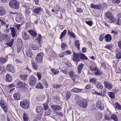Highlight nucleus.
Returning <instances> with one entry per match:
<instances>
[{
    "instance_id": "22",
    "label": "nucleus",
    "mask_w": 121,
    "mask_h": 121,
    "mask_svg": "<svg viewBox=\"0 0 121 121\" xmlns=\"http://www.w3.org/2000/svg\"><path fill=\"white\" fill-rule=\"evenodd\" d=\"M42 39V37L41 35L40 34H39L37 38L35 40V41L40 44L41 42Z\"/></svg>"
},
{
    "instance_id": "7",
    "label": "nucleus",
    "mask_w": 121,
    "mask_h": 121,
    "mask_svg": "<svg viewBox=\"0 0 121 121\" xmlns=\"http://www.w3.org/2000/svg\"><path fill=\"white\" fill-rule=\"evenodd\" d=\"M21 107L24 109L27 108L29 105L28 102L26 99H24L20 103Z\"/></svg>"
},
{
    "instance_id": "60",
    "label": "nucleus",
    "mask_w": 121,
    "mask_h": 121,
    "mask_svg": "<svg viewBox=\"0 0 121 121\" xmlns=\"http://www.w3.org/2000/svg\"><path fill=\"white\" fill-rule=\"evenodd\" d=\"M113 3L114 4H118L120 2V0H112Z\"/></svg>"
},
{
    "instance_id": "33",
    "label": "nucleus",
    "mask_w": 121,
    "mask_h": 121,
    "mask_svg": "<svg viewBox=\"0 0 121 121\" xmlns=\"http://www.w3.org/2000/svg\"><path fill=\"white\" fill-rule=\"evenodd\" d=\"M107 94L111 98L113 99L114 98L115 95L113 92H108L107 93Z\"/></svg>"
},
{
    "instance_id": "5",
    "label": "nucleus",
    "mask_w": 121,
    "mask_h": 121,
    "mask_svg": "<svg viewBox=\"0 0 121 121\" xmlns=\"http://www.w3.org/2000/svg\"><path fill=\"white\" fill-rule=\"evenodd\" d=\"M29 80V84L32 86H35L37 82V79L33 76H30Z\"/></svg>"
},
{
    "instance_id": "64",
    "label": "nucleus",
    "mask_w": 121,
    "mask_h": 121,
    "mask_svg": "<svg viewBox=\"0 0 121 121\" xmlns=\"http://www.w3.org/2000/svg\"><path fill=\"white\" fill-rule=\"evenodd\" d=\"M54 99L57 101H59L60 99V97L56 95L54 97Z\"/></svg>"
},
{
    "instance_id": "47",
    "label": "nucleus",
    "mask_w": 121,
    "mask_h": 121,
    "mask_svg": "<svg viewBox=\"0 0 121 121\" xmlns=\"http://www.w3.org/2000/svg\"><path fill=\"white\" fill-rule=\"evenodd\" d=\"M80 58L82 60L84 59L87 60V58L85 56V55L82 53L80 54Z\"/></svg>"
},
{
    "instance_id": "11",
    "label": "nucleus",
    "mask_w": 121,
    "mask_h": 121,
    "mask_svg": "<svg viewBox=\"0 0 121 121\" xmlns=\"http://www.w3.org/2000/svg\"><path fill=\"white\" fill-rule=\"evenodd\" d=\"M6 10L5 7L3 6H0V16L4 15L6 13Z\"/></svg>"
},
{
    "instance_id": "16",
    "label": "nucleus",
    "mask_w": 121,
    "mask_h": 121,
    "mask_svg": "<svg viewBox=\"0 0 121 121\" xmlns=\"http://www.w3.org/2000/svg\"><path fill=\"white\" fill-rule=\"evenodd\" d=\"M10 29L11 31V35L13 38L15 37L16 34V31L15 28L13 27H10Z\"/></svg>"
},
{
    "instance_id": "23",
    "label": "nucleus",
    "mask_w": 121,
    "mask_h": 121,
    "mask_svg": "<svg viewBox=\"0 0 121 121\" xmlns=\"http://www.w3.org/2000/svg\"><path fill=\"white\" fill-rule=\"evenodd\" d=\"M21 95L19 93H15L13 95L14 99L16 100H18L21 99Z\"/></svg>"
},
{
    "instance_id": "44",
    "label": "nucleus",
    "mask_w": 121,
    "mask_h": 121,
    "mask_svg": "<svg viewBox=\"0 0 121 121\" xmlns=\"http://www.w3.org/2000/svg\"><path fill=\"white\" fill-rule=\"evenodd\" d=\"M75 45L78 48V50L79 49V46L80 44L79 43V41L77 40H76L75 42Z\"/></svg>"
},
{
    "instance_id": "55",
    "label": "nucleus",
    "mask_w": 121,
    "mask_h": 121,
    "mask_svg": "<svg viewBox=\"0 0 121 121\" xmlns=\"http://www.w3.org/2000/svg\"><path fill=\"white\" fill-rule=\"evenodd\" d=\"M104 48L109 50H111L112 48V46L111 45H107Z\"/></svg>"
},
{
    "instance_id": "50",
    "label": "nucleus",
    "mask_w": 121,
    "mask_h": 121,
    "mask_svg": "<svg viewBox=\"0 0 121 121\" xmlns=\"http://www.w3.org/2000/svg\"><path fill=\"white\" fill-rule=\"evenodd\" d=\"M68 35H70L73 37L75 38V35L74 34L70 32L69 30H68Z\"/></svg>"
},
{
    "instance_id": "10",
    "label": "nucleus",
    "mask_w": 121,
    "mask_h": 121,
    "mask_svg": "<svg viewBox=\"0 0 121 121\" xmlns=\"http://www.w3.org/2000/svg\"><path fill=\"white\" fill-rule=\"evenodd\" d=\"M96 107L100 110H103L104 109V106L100 101H97L96 103Z\"/></svg>"
},
{
    "instance_id": "25",
    "label": "nucleus",
    "mask_w": 121,
    "mask_h": 121,
    "mask_svg": "<svg viewBox=\"0 0 121 121\" xmlns=\"http://www.w3.org/2000/svg\"><path fill=\"white\" fill-rule=\"evenodd\" d=\"M2 39L6 42H8L10 40L9 36L7 35L4 34L2 35Z\"/></svg>"
},
{
    "instance_id": "24",
    "label": "nucleus",
    "mask_w": 121,
    "mask_h": 121,
    "mask_svg": "<svg viewBox=\"0 0 121 121\" xmlns=\"http://www.w3.org/2000/svg\"><path fill=\"white\" fill-rule=\"evenodd\" d=\"M31 65L32 68L34 70H36L38 68L37 65L34 61L33 60L31 61Z\"/></svg>"
},
{
    "instance_id": "57",
    "label": "nucleus",
    "mask_w": 121,
    "mask_h": 121,
    "mask_svg": "<svg viewBox=\"0 0 121 121\" xmlns=\"http://www.w3.org/2000/svg\"><path fill=\"white\" fill-rule=\"evenodd\" d=\"M36 75L38 78V79L39 80H40L41 77V73L39 72L37 73Z\"/></svg>"
},
{
    "instance_id": "52",
    "label": "nucleus",
    "mask_w": 121,
    "mask_h": 121,
    "mask_svg": "<svg viewBox=\"0 0 121 121\" xmlns=\"http://www.w3.org/2000/svg\"><path fill=\"white\" fill-rule=\"evenodd\" d=\"M45 115L46 116L49 115L51 112L52 111L50 109H48L47 110H46Z\"/></svg>"
},
{
    "instance_id": "36",
    "label": "nucleus",
    "mask_w": 121,
    "mask_h": 121,
    "mask_svg": "<svg viewBox=\"0 0 121 121\" xmlns=\"http://www.w3.org/2000/svg\"><path fill=\"white\" fill-rule=\"evenodd\" d=\"M28 75L27 74L22 75L20 74L19 75V77L20 78L23 80H25L27 78Z\"/></svg>"
},
{
    "instance_id": "14",
    "label": "nucleus",
    "mask_w": 121,
    "mask_h": 121,
    "mask_svg": "<svg viewBox=\"0 0 121 121\" xmlns=\"http://www.w3.org/2000/svg\"><path fill=\"white\" fill-rule=\"evenodd\" d=\"M22 37L23 39L25 40H28L30 38L29 35L25 32H23L22 34Z\"/></svg>"
},
{
    "instance_id": "6",
    "label": "nucleus",
    "mask_w": 121,
    "mask_h": 121,
    "mask_svg": "<svg viewBox=\"0 0 121 121\" xmlns=\"http://www.w3.org/2000/svg\"><path fill=\"white\" fill-rule=\"evenodd\" d=\"M79 106L82 107L86 108L87 106V102L85 99H80L78 101Z\"/></svg>"
},
{
    "instance_id": "34",
    "label": "nucleus",
    "mask_w": 121,
    "mask_h": 121,
    "mask_svg": "<svg viewBox=\"0 0 121 121\" xmlns=\"http://www.w3.org/2000/svg\"><path fill=\"white\" fill-rule=\"evenodd\" d=\"M82 91L81 89L76 88H74L72 89L71 91L73 92H80Z\"/></svg>"
},
{
    "instance_id": "49",
    "label": "nucleus",
    "mask_w": 121,
    "mask_h": 121,
    "mask_svg": "<svg viewBox=\"0 0 121 121\" xmlns=\"http://www.w3.org/2000/svg\"><path fill=\"white\" fill-rule=\"evenodd\" d=\"M71 53V51L67 50L64 51L63 52V54L64 55H67L69 54H70Z\"/></svg>"
},
{
    "instance_id": "18",
    "label": "nucleus",
    "mask_w": 121,
    "mask_h": 121,
    "mask_svg": "<svg viewBox=\"0 0 121 121\" xmlns=\"http://www.w3.org/2000/svg\"><path fill=\"white\" fill-rule=\"evenodd\" d=\"M69 75L70 78H71V79L74 80V78L75 77L78 78L79 76H78L75 75L74 74L73 72L72 71H71L69 73Z\"/></svg>"
},
{
    "instance_id": "41",
    "label": "nucleus",
    "mask_w": 121,
    "mask_h": 121,
    "mask_svg": "<svg viewBox=\"0 0 121 121\" xmlns=\"http://www.w3.org/2000/svg\"><path fill=\"white\" fill-rule=\"evenodd\" d=\"M42 82L45 85V87L47 88L48 87V84L44 78H43L42 79Z\"/></svg>"
},
{
    "instance_id": "43",
    "label": "nucleus",
    "mask_w": 121,
    "mask_h": 121,
    "mask_svg": "<svg viewBox=\"0 0 121 121\" xmlns=\"http://www.w3.org/2000/svg\"><path fill=\"white\" fill-rule=\"evenodd\" d=\"M67 33V30L65 29L64 30V31L61 33V35L60 36V39H61Z\"/></svg>"
},
{
    "instance_id": "63",
    "label": "nucleus",
    "mask_w": 121,
    "mask_h": 121,
    "mask_svg": "<svg viewBox=\"0 0 121 121\" xmlns=\"http://www.w3.org/2000/svg\"><path fill=\"white\" fill-rule=\"evenodd\" d=\"M118 46L119 48L121 49V40L118 42Z\"/></svg>"
},
{
    "instance_id": "4",
    "label": "nucleus",
    "mask_w": 121,
    "mask_h": 121,
    "mask_svg": "<svg viewBox=\"0 0 121 121\" xmlns=\"http://www.w3.org/2000/svg\"><path fill=\"white\" fill-rule=\"evenodd\" d=\"M0 105L4 112L6 113L8 111V104L7 103L3 100L0 101Z\"/></svg>"
},
{
    "instance_id": "2",
    "label": "nucleus",
    "mask_w": 121,
    "mask_h": 121,
    "mask_svg": "<svg viewBox=\"0 0 121 121\" xmlns=\"http://www.w3.org/2000/svg\"><path fill=\"white\" fill-rule=\"evenodd\" d=\"M105 16L107 18V20L108 23H113L115 21V19L113 17L112 14L110 12H106Z\"/></svg>"
},
{
    "instance_id": "27",
    "label": "nucleus",
    "mask_w": 121,
    "mask_h": 121,
    "mask_svg": "<svg viewBox=\"0 0 121 121\" xmlns=\"http://www.w3.org/2000/svg\"><path fill=\"white\" fill-rule=\"evenodd\" d=\"M105 39L107 42H109L111 40L112 37L110 35L107 34L105 36Z\"/></svg>"
},
{
    "instance_id": "3",
    "label": "nucleus",
    "mask_w": 121,
    "mask_h": 121,
    "mask_svg": "<svg viewBox=\"0 0 121 121\" xmlns=\"http://www.w3.org/2000/svg\"><path fill=\"white\" fill-rule=\"evenodd\" d=\"M91 71L94 72L95 75L96 76H99L102 73V72L98 69L97 67H95L91 66L89 67Z\"/></svg>"
},
{
    "instance_id": "62",
    "label": "nucleus",
    "mask_w": 121,
    "mask_h": 121,
    "mask_svg": "<svg viewBox=\"0 0 121 121\" xmlns=\"http://www.w3.org/2000/svg\"><path fill=\"white\" fill-rule=\"evenodd\" d=\"M56 114L60 116H63V114L62 113L59 112H56Z\"/></svg>"
},
{
    "instance_id": "53",
    "label": "nucleus",
    "mask_w": 121,
    "mask_h": 121,
    "mask_svg": "<svg viewBox=\"0 0 121 121\" xmlns=\"http://www.w3.org/2000/svg\"><path fill=\"white\" fill-rule=\"evenodd\" d=\"M21 48V46H17V53H18L20 52Z\"/></svg>"
},
{
    "instance_id": "51",
    "label": "nucleus",
    "mask_w": 121,
    "mask_h": 121,
    "mask_svg": "<svg viewBox=\"0 0 121 121\" xmlns=\"http://www.w3.org/2000/svg\"><path fill=\"white\" fill-rule=\"evenodd\" d=\"M71 95V94L69 92H67L66 95V99H69L70 98Z\"/></svg>"
},
{
    "instance_id": "28",
    "label": "nucleus",
    "mask_w": 121,
    "mask_h": 121,
    "mask_svg": "<svg viewBox=\"0 0 121 121\" xmlns=\"http://www.w3.org/2000/svg\"><path fill=\"white\" fill-rule=\"evenodd\" d=\"M41 12V8H36L33 11V12L36 14H38Z\"/></svg>"
},
{
    "instance_id": "48",
    "label": "nucleus",
    "mask_w": 121,
    "mask_h": 121,
    "mask_svg": "<svg viewBox=\"0 0 121 121\" xmlns=\"http://www.w3.org/2000/svg\"><path fill=\"white\" fill-rule=\"evenodd\" d=\"M6 60H7L5 58H0V63L4 64L6 62Z\"/></svg>"
},
{
    "instance_id": "30",
    "label": "nucleus",
    "mask_w": 121,
    "mask_h": 121,
    "mask_svg": "<svg viewBox=\"0 0 121 121\" xmlns=\"http://www.w3.org/2000/svg\"><path fill=\"white\" fill-rule=\"evenodd\" d=\"M91 8H94L95 9H101V6L100 4L98 5H95L92 4H91Z\"/></svg>"
},
{
    "instance_id": "12",
    "label": "nucleus",
    "mask_w": 121,
    "mask_h": 121,
    "mask_svg": "<svg viewBox=\"0 0 121 121\" xmlns=\"http://www.w3.org/2000/svg\"><path fill=\"white\" fill-rule=\"evenodd\" d=\"M17 85L19 87L22 89H23L25 88L26 84L25 82H23L21 81H19L17 82Z\"/></svg>"
},
{
    "instance_id": "8",
    "label": "nucleus",
    "mask_w": 121,
    "mask_h": 121,
    "mask_svg": "<svg viewBox=\"0 0 121 121\" xmlns=\"http://www.w3.org/2000/svg\"><path fill=\"white\" fill-rule=\"evenodd\" d=\"M44 55V53L42 52H40L37 54L35 58L36 60L37 63H40L41 62Z\"/></svg>"
},
{
    "instance_id": "39",
    "label": "nucleus",
    "mask_w": 121,
    "mask_h": 121,
    "mask_svg": "<svg viewBox=\"0 0 121 121\" xmlns=\"http://www.w3.org/2000/svg\"><path fill=\"white\" fill-rule=\"evenodd\" d=\"M102 115L100 113H99L97 114L96 118L98 120H100L102 118Z\"/></svg>"
},
{
    "instance_id": "59",
    "label": "nucleus",
    "mask_w": 121,
    "mask_h": 121,
    "mask_svg": "<svg viewBox=\"0 0 121 121\" xmlns=\"http://www.w3.org/2000/svg\"><path fill=\"white\" fill-rule=\"evenodd\" d=\"M117 20L116 23L119 25H121V19L120 20L119 19H117Z\"/></svg>"
},
{
    "instance_id": "45",
    "label": "nucleus",
    "mask_w": 121,
    "mask_h": 121,
    "mask_svg": "<svg viewBox=\"0 0 121 121\" xmlns=\"http://www.w3.org/2000/svg\"><path fill=\"white\" fill-rule=\"evenodd\" d=\"M97 79L95 78H92L90 79V82H92L93 83L96 84Z\"/></svg>"
},
{
    "instance_id": "61",
    "label": "nucleus",
    "mask_w": 121,
    "mask_h": 121,
    "mask_svg": "<svg viewBox=\"0 0 121 121\" xmlns=\"http://www.w3.org/2000/svg\"><path fill=\"white\" fill-rule=\"evenodd\" d=\"M61 47L64 50L65 49L66 47V45L65 43H63L61 45Z\"/></svg>"
},
{
    "instance_id": "19",
    "label": "nucleus",
    "mask_w": 121,
    "mask_h": 121,
    "mask_svg": "<svg viewBox=\"0 0 121 121\" xmlns=\"http://www.w3.org/2000/svg\"><path fill=\"white\" fill-rule=\"evenodd\" d=\"M32 20L35 23L37 24L38 22V20L39 19V17L35 14L32 15Z\"/></svg>"
},
{
    "instance_id": "9",
    "label": "nucleus",
    "mask_w": 121,
    "mask_h": 121,
    "mask_svg": "<svg viewBox=\"0 0 121 121\" xmlns=\"http://www.w3.org/2000/svg\"><path fill=\"white\" fill-rule=\"evenodd\" d=\"M104 83L105 87L108 89L110 90L112 88V84L109 82L107 81H104Z\"/></svg>"
},
{
    "instance_id": "1",
    "label": "nucleus",
    "mask_w": 121,
    "mask_h": 121,
    "mask_svg": "<svg viewBox=\"0 0 121 121\" xmlns=\"http://www.w3.org/2000/svg\"><path fill=\"white\" fill-rule=\"evenodd\" d=\"M19 3L16 0H10L9 5L11 8L14 9H17L19 8Z\"/></svg>"
},
{
    "instance_id": "42",
    "label": "nucleus",
    "mask_w": 121,
    "mask_h": 121,
    "mask_svg": "<svg viewBox=\"0 0 121 121\" xmlns=\"http://www.w3.org/2000/svg\"><path fill=\"white\" fill-rule=\"evenodd\" d=\"M115 104V108L118 110H121V106L118 104V102H116Z\"/></svg>"
},
{
    "instance_id": "58",
    "label": "nucleus",
    "mask_w": 121,
    "mask_h": 121,
    "mask_svg": "<svg viewBox=\"0 0 121 121\" xmlns=\"http://www.w3.org/2000/svg\"><path fill=\"white\" fill-rule=\"evenodd\" d=\"M76 11L78 13H81L83 12L82 10L80 8H77Z\"/></svg>"
},
{
    "instance_id": "17",
    "label": "nucleus",
    "mask_w": 121,
    "mask_h": 121,
    "mask_svg": "<svg viewBox=\"0 0 121 121\" xmlns=\"http://www.w3.org/2000/svg\"><path fill=\"white\" fill-rule=\"evenodd\" d=\"M84 66V65L82 63H80L78 65L77 67V71L78 74H80L81 73Z\"/></svg>"
},
{
    "instance_id": "20",
    "label": "nucleus",
    "mask_w": 121,
    "mask_h": 121,
    "mask_svg": "<svg viewBox=\"0 0 121 121\" xmlns=\"http://www.w3.org/2000/svg\"><path fill=\"white\" fill-rule=\"evenodd\" d=\"M51 107L54 111H59L60 109V107L58 105H52Z\"/></svg>"
},
{
    "instance_id": "37",
    "label": "nucleus",
    "mask_w": 121,
    "mask_h": 121,
    "mask_svg": "<svg viewBox=\"0 0 121 121\" xmlns=\"http://www.w3.org/2000/svg\"><path fill=\"white\" fill-rule=\"evenodd\" d=\"M37 112L38 113L41 112H43V108L41 106L37 107L36 108Z\"/></svg>"
},
{
    "instance_id": "21",
    "label": "nucleus",
    "mask_w": 121,
    "mask_h": 121,
    "mask_svg": "<svg viewBox=\"0 0 121 121\" xmlns=\"http://www.w3.org/2000/svg\"><path fill=\"white\" fill-rule=\"evenodd\" d=\"M73 60L74 61L77 62L79 60V58L78 56V55L73 52Z\"/></svg>"
},
{
    "instance_id": "13",
    "label": "nucleus",
    "mask_w": 121,
    "mask_h": 121,
    "mask_svg": "<svg viewBox=\"0 0 121 121\" xmlns=\"http://www.w3.org/2000/svg\"><path fill=\"white\" fill-rule=\"evenodd\" d=\"M15 20L17 22H21L23 20L22 14H17L16 16Z\"/></svg>"
},
{
    "instance_id": "32",
    "label": "nucleus",
    "mask_w": 121,
    "mask_h": 121,
    "mask_svg": "<svg viewBox=\"0 0 121 121\" xmlns=\"http://www.w3.org/2000/svg\"><path fill=\"white\" fill-rule=\"evenodd\" d=\"M35 88L37 89H42L43 88V86L41 82H39L36 86Z\"/></svg>"
},
{
    "instance_id": "40",
    "label": "nucleus",
    "mask_w": 121,
    "mask_h": 121,
    "mask_svg": "<svg viewBox=\"0 0 121 121\" xmlns=\"http://www.w3.org/2000/svg\"><path fill=\"white\" fill-rule=\"evenodd\" d=\"M51 70L52 73L54 75H56L58 74L59 73V71L57 70H55L54 69H51Z\"/></svg>"
},
{
    "instance_id": "15",
    "label": "nucleus",
    "mask_w": 121,
    "mask_h": 121,
    "mask_svg": "<svg viewBox=\"0 0 121 121\" xmlns=\"http://www.w3.org/2000/svg\"><path fill=\"white\" fill-rule=\"evenodd\" d=\"M6 69L9 72H11L12 73L14 72V71L13 70V66L12 65L10 64H8L6 66Z\"/></svg>"
},
{
    "instance_id": "29",
    "label": "nucleus",
    "mask_w": 121,
    "mask_h": 121,
    "mask_svg": "<svg viewBox=\"0 0 121 121\" xmlns=\"http://www.w3.org/2000/svg\"><path fill=\"white\" fill-rule=\"evenodd\" d=\"M26 55L30 58H31L33 55L32 51L31 50H27L26 51Z\"/></svg>"
},
{
    "instance_id": "46",
    "label": "nucleus",
    "mask_w": 121,
    "mask_h": 121,
    "mask_svg": "<svg viewBox=\"0 0 121 121\" xmlns=\"http://www.w3.org/2000/svg\"><path fill=\"white\" fill-rule=\"evenodd\" d=\"M28 116L26 114L24 113L23 115V118L24 121H28Z\"/></svg>"
},
{
    "instance_id": "38",
    "label": "nucleus",
    "mask_w": 121,
    "mask_h": 121,
    "mask_svg": "<svg viewBox=\"0 0 121 121\" xmlns=\"http://www.w3.org/2000/svg\"><path fill=\"white\" fill-rule=\"evenodd\" d=\"M6 79L8 82H10L11 81L12 78L11 76L8 74H6Z\"/></svg>"
},
{
    "instance_id": "56",
    "label": "nucleus",
    "mask_w": 121,
    "mask_h": 121,
    "mask_svg": "<svg viewBox=\"0 0 121 121\" xmlns=\"http://www.w3.org/2000/svg\"><path fill=\"white\" fill-rule=\"evenodd\" d=\"M86 23L90 26H91L92 24V22L91 21H86Z\"/></svg>"
},
{
    "instance_id": "35",
    "label": "nucleus",
    "mask_w": 121,
    "mask_h": 121,
    "mask_svg": "<svg viewBox=\"0 0 121 121\" xmlns=\"http://www.w3.org/2000/svg\"><path fill=\"white\" fill-rule=\"evenodd\" d=\"M111 118L114 121H117L118 119L117 116L115 114H112L111 116Z\"/></svg>"
},
{
    "instance_id": "54",
    "label": "nucleus",
    "mask_w": 121,
    "mask_h": 121,
    "mask_svg": "<svg viewBox=\"0 0 121 121\" xmlns=\"http://www.w3.org/2000/svg\"><path fill=\"white\" fill-rule=\"evenodd\" d=\"M37 49V47L34 45H33L30 48L31 50H36Z\"/></svg>"
},
{
    "instance_id": "31",
    "label": "nucleus",
    "mask_w": 121,
    "mask_h": 121,
    "mask_svg": "<svg viewBox=\"0 0 121 121\" xmlns=\"http://www.w3.org/2000/svg\"><path fill=\"white\" fill-rule=\"evenodd\" d=\"M95 84L97 88L100 89H102L103 88V86L99 82H96Z\"/></svg>"
},
{
    "instance_id": "26",
    "label": "nucleus",
    "mask_w": 121,
    "mask_h": 121,
    "mask_svg": "<svg viewBox=\"0 0 121 121\" xmlns=\"http://www.w3.org/2000/svg\"><path fill=\"white\" fill-rule=\"evenodd\" d=\"M28 32L31 36L34 37H35L37 36V34L36 32L34 30H30L28 31Z\"/></svg>"
}]
</instances>
